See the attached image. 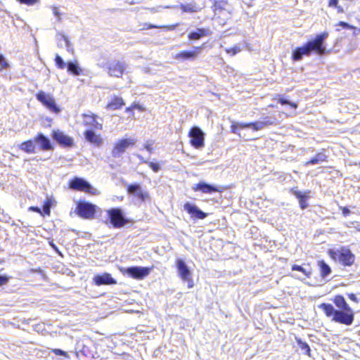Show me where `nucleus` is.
<instances>
[{"instance_id":"28","label":"nucleus","mask_w":360,"mask_h":360,"mask_svg":"<svg viewBox=\"0 0 360 360\" xmlns=\"http://www.w3.org/2000/svg\"><path fill=\"white\" fill-rule=\"evenodd\" d=\"M68 72L74 75H79L82 72V69L79 66L77 62L69 61L67 63Z\"/></svg>"},{"instance_id":"11","label":"nucleus","mask_w":360,"mask_h":360,"mask_svg":"<svg viewBox=\"0 0 360 360\" xmlns=\"http://www.w3.org/2000/svg\"><path fill=\"white\" fill-rule=\"evenodd\" d=\"M70 188L73 190L85 191L94 194L96 189L84 179L75 177L70 181Z\"/></svg>"},{"instance_id":"16","label":"nucleus","mask_w":360,"mask_h":360,"mask_svg":"<svg viewBox=\"0 0 360 360\" xmlns=\"http://www.w3.org/2000/svg\"><path fill=\"white\" fill-rule=\"evenodd\" d=\"M53 139L64 147H71L74 144L73 139L70 136L60 131L53 132Z\"/></svg>"},{"instance_id":"39","label":"nucleus","mask_w":360,"mask_h":360,"mask_svg":"<svg viewBox=\"0 0 360 360\" xmlns=\"http://www.w3.org/2000/svg\"><path fill=\"white\" fill-rule=\"evenodd\" d=\"M291 193L299 200H300L301 198L306 195V194H303L301 191H297L295 188L291 189Z\"/></svg>"},{"instance_id":"1","label":"nucleus","mask_w":360,"mask_h":360,"mask_svg":"<svg viewBox=\"0 0 360 360\" xmlns=\"http://www.w3.org/2000/svg\"><path fill=\"white\" fill-rule=\"evenodd\" d=\"M328 37V32H323L317 35L315 39L309 41L303 46L295 49L292 55L293 60H300L304 56H309L312 52L320 56L325 54L326 47L324 44V41Z\"/></svg>"},{"instance_id":"51","label":"nucleus","mask_w":360,"mask_h":360,"mask_svg":"<svg viewBox=\"0 0 360 360\" xmlns=\"http://www.w3.org/2000/svg\"><path fill=\"white\" fill-rule=\"evenodd\" d=\"M342 210L344 217H347L350 213V210L347 207H342Z\"/></svg>"},{"instance_id":"27","label":"nucleus","mask_w":360,"mask_h":360,"mask_svg":"<svg viewBox=\"0 0 360 360\" xmlns=\"http://www.w3.org/2000/svg\"><path fill=\"white\" fill-rule=\"evenodd\" d=\"M319 307L323 311L328 317H333L337 311V309H335L331 304L323 303L321 304Z\"/></svg>"},{"instance_id":"54","label":"nucleus","mask_w":360,"mask_h":360,"mask_svg":"<svg viewBox=\"0 0 360 360\" xmlns=\"http://www.w3.org/2000/svg\"><path fill=\"white\" fill-rule=\"evenodd\" d=\"M158 27H162V26H156V25H149L148 28V29H151V28H158Z\"/></svg>"},{"instance_id":"19","label":"nucleus","mask_w":360,"mask_h":360,"mask_svg":"<svg viewBox=\"0 0 360 360\" xmlns=\"http://www.w3.org/2000/svg\"><path fill=\"white\" fill-rule=\"evenodd\" d=\"M84 137L87 141L97 147L102 146L103 139L99 134H96L93 130L88 129L84 131Z\"/></svg>"},{"instance_id":"25","label":"nucleus","mask_w":360,"mask_h":360,"mask_svg":"<svg viewBox=\"0 0 360 360\" xmlns=\"http://www.w3.org/2000/svg\"><path fill=\"white\" fill-rule=\"evenodd\" d=\"M333 302L336 307L340 309V310H347L349 311L352 310V309L346 302L345 299L342 295H336L334 298Z\"/></svg>"},{"instance_id":"6","label":"nucleus","mask_w":360,"mask_h":360,"mask_svg":"<svg viewBox=\"0 0 360 360\" xmlns=\"http://www.w3.org/2000/svg\"><path fill=\"white\" fill-rule=\"evenodd\" d=\"M176 266L178 274L181 280L188 283V288H193L194 283L192 278V274L185 262L182 259H177L176 261Z\"/></svg>"},{"instance_id":"42","label":"nucleus","mask_w":360,"mask_h":360,"mask_svg":"<svg viewBox=\"0 0 360 360\" xmlns=\"http://www.w3.org/2000/svg\"><path fill=\"white\" fill-rule=\"evenodd\" d=\"M148 165L155 172H158L160 169V167L158 163H154L152 162H149L148 163Z\"/></svg>"},{"instance_id":"33","label":"nucleus","mask_w":360,"mask_h":360,"mask_svg":"<svg viewBox=\"0 0 360 360\" xmlns=\"http://www.w3.org/2000/svg\"><path fill=\"white\" fill-rule=\"evenodd\" d=\"M56 64L60 69H64L67 64L63 61V58L59 56L56 55L55 58Z\"/></svg>"},{"instance_id":"52","label":"nucleus","mask_w":360,"mask_h":360,"mask_svg":"<svg viewBox=\"0 0 360 360\" xmlns=\"http://www.w3.org/2000/svg\"><path fill=\"white\" fill-rule=\"evenodd\" d=\"M137 158L143 163L148 164L149 162L146 160L141 155H137Z\"/></svg>"},{"instance_id":"2","label":"nucleus","mask_w":360,"mask_h":360,"mask_svg":"<svg viewBox=\"0 0 360 360\" xmlns=\"http://www.w3.org/2000/svg\"><path fill=\"white\" fill-rule=\"evenodd\" d=\"M275 121L276 118L266 117L264 120H258L250 123L233 122L231 126V132L237 134L240 136V134L238 131L239 129L252 128L254 131H259L270 125H273Z\"/></svg>"},{"instance_id":"38","label":"nucleus","mask_w":360,"mask_h":360,"mask_svg":"<svg viewBox=\"0 0 360 360\" xmlns=\"http://www.w3.org/2000/svg\"><path fill=\"white\" fill-rule=\"evenodd\" d=\"M279 103L281 105H289L292 106L293 108H297V107L296 103H292L290 101L284 99V98H280Z\"/></svg>"},{"instance_id":"55","label":"nucleus","mask_w":360,"mask_h":360,"mask_svg":"<svg viewBox=\"0 0 360 360\" xmlns=\"http://www.w3.org/2000/svg\"><path fill=\"white\" fill-rule=\"evenodd\" d=\"M359 230L360 231V229Z\"/></svg>"},{"instance_id":"17","label":"nucleus","mask_w":360,"mask_h":360,"mask_svg":"<svg viewBox=\"0 0 360 360\" xmlns=\"http://www.w3.org/2000/svg\"><path fill=\"white\" fill-rule=\"evenodd\" d=\"M184 208L192 217H194L197 219H203L207 216V213L200 210L195 205L191 204L190 202L185 203Z\"/></svg>"},{"instance_id":"15","label":"nucleus","mask_w":360,"mask_h":360,"mask_svg":"<svg viewBox=\"0 0 360 360\" xmlns=\"http://www.w3.org/2000/svg\"><path fill=\"white\" fill-rule=\"evenodd\" d=\"M129 194L133 195L141 201H145L149 198V194L147 191H143L139 184H130L127 187Z\"/></svg>"},{"instance_id":"44","label":"nucleus","mask_w":360,"mask_h":360,"mask_svg":"<svg viewBox=\"0 0 360 360\" xmlns=\"http://www.w3.org/2000/svg\"><path fill=\"white\" fill-rule=\"evenodd\" d=\"M60 36L63 39V40L65 43L67 50L68 51H70V42L68 40V37L65 34H60Z\"/></svg>"},{"instance_id":"26","label":"nucleus","mask_w":360,"mask_h":360,"mask_svg":"<svg viewBox=\"0 0 360 360\" xmlns=\"http://www.w3.org/2000/svg\"><path fill=\"white\" fill-rule=\"evenodd\" d=\"M19 148L27 153H34L35 152V145L32 140L22 142L19 146Z\"/></svg>"},{"instance_id":"8","label":"nucleus","mask_w":360,"mask_h":360,"mask_svg":"<svg viewBox=\"0 0 360 360\" xmlns=\"http://www.w3.org/2000/svg\"><path fill=\"white\" fill-rule=\"evenodd\" d=\"M37 99L46 106L51 112L58 113L60 111V108L57 106L53 97L43 91H39L36 94Z\"/></svg>"},{"instance_id":"36","label":"nucleus","mask_w":360,"mask_h":360,"mask_svg":"<svg viewBox=\"0 0 360 360\" xmlns=\"http://www.w3.org/2000/svg\"><path fill=\"white\" fill-rule=\"evenodd\" d=\"M9 66L8 62L6 58L4 57L2 54H0V71L4 69H6Z\"/></svg>"},{"instance_id":"29","label":"nucleus","mask_w":360,"mask_h":360,"mask_svg":"<svg viewBox=\"0 0 360 360\" xmlns=\"http://www.w3.org/2000/svg\"><path fill=\"white\" fill-rule=\"evenodd\" d=\"M124 105L122 98L115 96L112 101L107 105L108 109L117 110L121 108Z\"/></svg>"},{"instance_id":"3","label":"nucleus","mask_w":360,"mask_h":360,"mask_svg":"<svg viewBox=\"0 0 360 360\" xmlns=\"http://www.w3.org/2000/svg\"><path fill=\"white\" fill-rule=\"evenodd\" d=\"M329 254L333 259L338 260L343 266H350L354 262L355 257L347 248H341L338 250H330Z\"/></svg>"},{"instance_id":"10","label":"nucleus","mask_w":360,"mask_h":360,"mask_svg":"<svg viewBox=\"0 0 360 360\" xmlns=\"http://www.w3.org/2000/svg\"><path fill=\"white\" fill-rule=\"evenodd\" d=\"M136 141L133 139H124L119 140L114 146L111 154L115 158L122 157V154L131 146H134Z\"/></svg>"},{"instance_id":"31","label":"nucleus","mask_w":360,"mask_h":360,"mask_svg":"<svg viewBox=\"0 0 360 360\" xmlns=\"http://www.w3.org/2000/svg\"><path fill=\"white\" fill-rule=\"evenodd\" d=\"M319 266L323 278H326L331 273L330 267L323 260L319 262Z\"/></svg>"},{"instance_id":"5","label":"nucleus","mask_w":360,"mask_h":360,"mask_svg":"<svg viewBox=\"0 0 360 360\" xmlns=\"http://www.w3.org/2000/svg\"><path fill=\"white\" fill-rule=\"evenodd\" d=\"M107 213L110 224L114 228H121L127 223V219L120 208H112Z\"/></svg>"},{"instance_id":"18","label":"nucleus","mask_w":360,"mask_h":360,"mask_svg":"<svg viewBox=\"0 0 360 360\" xmlns=\"http://www.w3.org/2000/svg\"><path fill=\"white\" fill-rule=\"evenodd\" d=\"M93 281L96 285H114L117 283L116 280L114 279L108 273H104L101 275H96L94 277Z\"/></svg>"},{"instance_id":"21","label":"nucleus","mask_w":360,"mask_h":360,"mask_svg":"<svg viewBox=\"0 0 360 360\" xmlns=\"http://www.w3.org/2000/svg\"><path fill=\"white\" fill-rule=\"evenodd\" d=\"M34 141L40 146L42 150H50L53 148L50 139L41 133L34 138Z\"/></svg>"},{"instance_id":"14","label":"nucleus","mask_w":360,"mask_h":360,"mask_svg":"<svg viewBox=\"0 0 360 360\" xmlns=\"http://www.w3.org/2000/svg\"><path fill=\"white\" fill-rule=\"evenodd\" d=\"M193 51H182L174 56V58L178 60H195L198 54L200 53L202 47L198 46L194 47Z\"/></svg>"},{"instance_id":"46","label":"nucleus","mask_w":360,"mask_h":360,"mask_svg":"<svg viewBox=\"0 0 360 360\" xmlns=\"http://www.w3.org/2000/svg\"><path fill=\"white\" fill-rule=\"evenodd\" d=\"M9 278L6 276L0 275V286L6 284L8 282Z\"/></svg>"},{"instance_id":"9","label":"nucleus","mask_w":360,"mask_h":360,"mask_svg":"<svg viewBox=\"0 0 360 360\" xmlns=\"http://www.w3.org/2000/svg\"><path fill=\"white\" fill-rule=\"evenodd\" d=\"M151 268L144 266H131L122 270L124 274H127L132 278L141 280L149 275Z\"/></svg>"},{"instance_id":"48","label":"nucleus","mask_w":360,"mask_h":360,"mask_svg":"<svg viewBox=\"0 0 360 360\" xmlns=\"http://www.w3.org/2000/svg\"><path fill=\"white\" fill-rule=\"evenodd\" d=\"M50 244V246L60 256H63L62 255V253L58 250L57 246L53 243V242H50L49 243Z\"/></svg>"},{"instance_id":"40","label":"nucleus","mask_w":360,"mask_h":360,"mask_svg":"<svg viewBox=\"0 0 360 360\" xmlns=\"http://www.w3.org/2000/svg\"><path fill=\"white\" fill-rule=\"evenodd\" d=\"M20 4H26L28 6H32L39 2V0H17Z\"/></svg>"},{"instance_id":"12","label":"nucleus","mask_w":360,"mask_h":360,"mask_svg":"<svg viewBox=\"0 0 360 360\" xmlns=\"http://www.w3.org/2000/svg\"><path fill=\"white\" fill-rule=\"evenodd\" d=\"M77 214L84 219H91L96 212V205L86 202H79L77 206Z\"/></svg>"},{"instance_id":"49","label":"nucleus","mask_w":360,"mask_h":360,"mask_svg":"<svg viewBox=\"0 0 360 360\" xmlns=\"http://www.w3.org/2000/svg\"><path fill=\"white\" fill-rule=\"evenodd\" d=\"M348 297L350 300H352L354 302H358V299L355 294H353V293L348 294Z\"/></svg>"},{"instance_id":"22","label":"nucleus","mask_w":360,"mask_h":360,"mask_svg":"<svg viewBox=\"0 0 360 360\" xmlns=\"http://www.w3.org/2000/svg\"><path fill=\"white\" fill-rule=\"evenodd\" d=\"M193 189L195 191H201L202 192L205 193H212L214 192H219V190L218 188L215 186L207 184L203 181H200L198 184H195Z\"/></svg>"},{"instance_id":"37","label":"nucleus","mask_w":360,"mask_h":360,"mask_svg":"<svg viewBox=\"0 0 360 360\" xmlns=\"http://www.w3.org/2000/svg\"><path fill=\"white\" fill-rule=\"evenodd\" d=\"M181 8L184 12H195L196 10L193 9V6L191 4L181 5Z\"/></svg>"},{"instance_id":"45","label":"nucleus","mask_w":360,"mask_h":360,"mask_svg":"<svg viewBox=\"0 0 360 360\" xmlns=\"http://www.w3.org/2000/svg\"><path fill=\"white\" fill-rule=\"evenodd\" d=\"M338 25L342 27L343 28L345 29H353L354 30H356V27L349 25L348 23L345 22H342V21H340L339 23H338Z\"/></svg>"},{"instance_id":"23","label":"nucleus","mask_w":360,"mask_h":360,"mask_svg":"<svg viewBox=\"0 0 360 360\" xmlns=\"http://www.w3.org/2000/svg\"><path fill=\"white\" fill-rule=\"evenodd\" d=\"M211 32L209 29L197 28L195 30L191 32L188 37L190 40H198L202 37L209 36Z\"/></svg>"},{"instance_id":"13","label":"nucleus","mask_w":360,"mask_h":360,"mask_svg":"<svg viewBox=\"0 0 360 360\" xmlns=\"http://www.w3.org/2000/svg\"><path fill=\"white\" fill-rule=\"evenodd\" d=\"M332 320L342 324L350 326L354 321V313L352 310H350V311L347 310H337Z\"/></svg>"},{"instance_id":"43","label":"nucleus","mask_w":360,"mask_h":360,"mask_svg":"<svg viewBox=\"0 0 360 360\" xmlns=\"http://www.w3.org/2000/svg\"><path fill=\"white\" fill-rule=\"evenodd\" d=\"M153 142L151 141H148L145 144H144V148L148 151L150 153H151L153 152Z\"/></svg>"},{"instance_id":"34","label":"nucleus","mask_w":360,"mask_h":360,"mask_svg":"<svg viewBox=\"0 0 360 360\" xmlns=\"http://www.w3.org/2000/svg\"><path fill=\"white\" fill-rule=\"evenodd\" d=\"M298 344H299L300 348L305 352V354L310 356L311 349H310V347L308 345V344L306 342H302L301 340L298 341Z\"/></svg>"},{"instance_id":"4","label":"nucleus","mask_w":360,"mask_h":360,"mask_svg":"<svg viewBox=\"0 0 360 360\" xmlns=\"http://www.w3.org/2000/svg\"><path fill=\"white\" fill-rule=\"evenodd\" d=\"M126 64L123 61L116 59L108 61L103 68L110 77H121L126 69Z\"/></svg>"},{"instance_id":"20","label":"nucleus","mask_w":360,"mask_h":360,"mask_svg":"<svg viewBox=\"0 0 360 360\" xmlns=\"http://www.w3.org/2000/svg\"><path fill=\"white\" fill-rule=\"evenodd\" d=\"M98 116L94 114L84 115V124L86 126L92 127L96 129L101 130L103 124L97 120Z\"/></svg>"},{"instance_id":"30","label":"nucleus","mask_w":360,"mask_h":360,"mask_svg":"<svg viewBox=\"0 0 360 360\" xmlns=\"http://www.w3.org/2000/svg\"><path fill=\"white\" fill-rule=\"evenodd\" d=\"M327 156L323 153H317L315 157L311 158L309 161H308L306 165H316L321 162H325L326 160Z\"/></svg>"},{"instance_id":"47","label":"nucleus","mask_w":360,"mask_h":360,"mask_svg":"<svg viewBox=\"0 0 360 360\" xmlns=\"http://www.w3.org/2000/svg\"><path fill=\"white\" fill-rule=\"evenodd\" d=\"M53 352L56 355H62V356H68L67 352H65V351L61 350L60 349H55L53 350Z\"/></svg>"},{"instance_id":"24","label":"nucleus","mask_w":360,"mask_h":360,"mask_svg":"<svg viewBox=\"0 0 360 360\" xmlns=\"http://www.w3.org/2000/svg\"><path fill=\"white\" fill-rule=\"evenodd\" d=\"M292 271H297L301 272L303 274V276H300L297 275H293L292 276L300 280H304L305 278H309L311 275V270L310 268H305L302 266L294 264L292 266Z\"/></svg>"},{"instance_id":"50","label":"nucleus","mask_w":360,"mask_h":360,"mask_svg":"<svg viewBox=\"0 0 360 360\" xmlns=\"http://www.w3.org/2000/svg\"><path fill=\"white\" fill-rule=\"evenodd\" d=\"M53 10L54 15L58 18V20H60V13L58 11L57 8L56 7H53Z\"/></svg>"},{"instance_id":"53","label":"nucleus","mask_w":360,"mask_h":360,"mask_svg":"<svg viewBox=\"0 0 360 360\" xmlns=\"http://www.w3.org/2000/svg\"><path fill=\"white\" fill-rule=\"evenodd\" d=\"M161 8V6H159V7H158V8H150V11H151V12H153V13L158 12V11H160L159 8Z\"/></svg>"},{"instance_id":"41","label":"nucleus","mask_w":360,"mask_h":360,"mask_svg":"<svg viewBox=\"0 0 360 360\" xmlns=\"http://www.w3.org/2000/svg\"><path fill=\"white\" fill-rule=\"evenodd\" d=\"M307 198H308V196L306 195L304 197H303L302 198L299 200L300 206L302 210L307 208L308 206L307 201H306Z\"/></svg>"},{"instance_id":"7","label":"nucleus","mask_w":360,"mask_h":360,"mask_svg":"<svg viewBox=\"0 0 360 360\" xmlns=\"http://www.w3.org/2000/svg\"><path fill=\"white\" fill-rule=\"evenodd\" d=\"M190 143L196 149H200L205 146V133L198 127H193L189 133Z\"/></svg>"},{"instance_id":"35","label":"nucleus","mask_w":360,"mask_h":360,"mask_svg":"<svg viewBox=\"0 0 360 360\" xmlns=\"http://www.w3.org/2000/svg\"><path fill=\"white\" fill-rule=\"evenodd\" d=\"M328 6L330 7H335L338 9V13H343V8L338 6V0H330Z\"/></svg>"},{"instance_id":"32","label":"nucleus","mask_w":360,"mask_h":360,"mask_svg":"<svg viewBox=\"0 0 360 360\" xmlns=\"http://www.w3.org/2000/svg\"><path fill=\"white\" fill-rule=\"evenodd\" d=\"M240 51H241V48L238 45H236L233 47L226 49V52L231 56H235Z\"/></svg>"}]
</instances>
